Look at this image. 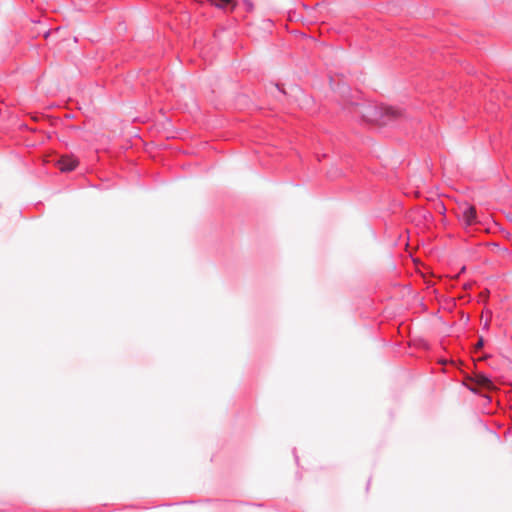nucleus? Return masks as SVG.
<instances>
[{
	"label": "nucleus",
	"mask_w": 512,
	"mask_h": 512,
	"mask_svg": "<svg viewBox=\"0 0 512 512\" xmlns=\"http://www.w3.org/2000/svg\"><path fill=\"white\" fill-rule=\"evenodd\" d=\"M483 347V339L480 338L479 341L476 343L475 348L480 349Z\"/></svg>",
	"instance_id": "nucleus-6"
},
{
	"label": "nucleus",
	"mask_w": 512,
	"mask_h": 512,
	"mask_svg": "<svg viewBox=\"0 0 512 512\" xmlns=\"http://www.w3.org/2000/svg\"><path fill=\"white\" fill-rule=\"evenodd\" d=\"M476 384L487 389H493L494 385L492 381L484 374H476L474 378Z\"/></svg>",
	"instance_id": "nucleus-4"
},
{
	"label": "nucleus",
	"mask_w": 512,
	"mask_h": 512,
	"mask_svg": "<svg viewBox=\"0 0 512 512\" xmlns=\"http://www.w3.org/2000/svg\"><path fill=\"white\" fill-rule=\"evenodd\" d=\"M462 219L467 225H472L476 222V208L472 205H464L462 207Z\"/></svg>",
	"instance_id": "nucleus-3"
},
{
	"label": "nucleus",
	"mask_w": 512,
	"mask_h": 512,
	"mask_svg": "<svg viewBox=\"0 0 512 512\" xmlns=\"http://www.w3.org/2000/svg\"><path fill=\"white\" fill-rule=\"evenodd\" d=\"M359 114L367 122L386 125L390 121L400 118L402 112L393 107L363 106L359 107Z\"/></svg>",
	"instance_id": "nucleus-1"
},
{
	"label": "nucleus",
	"mask_w": 512,
	"mask_h": 512,
	"mask_svg": "<svg viewBox=\"0 0 512 512\" xmlns=\"http://www.w3.org/2000/svg\"><path fill=\"white\" fill-rule=\"evenodd\" d=\"M245 2L247 3V5L249 6V8L251 9L252 8V4L248 1L245 0Z\"/></svg>",
	"instance_id": "nucleus-7"
},
{
	"label": "nucleus",
	"mask_w": 512,
	"mask_h": 512,
	"mask_svg": "<svg viewBox=\"0 0 512 512\" xmlns=\"http://www.w3.org/2000/svg\"><path fill=\"white\" fill-rule=\"evenodd\" d=\"M78 165V161L70 156H64L57 161L58 168L63 172L72 171Z\"/></svg>",
	"instance_id": "nucleus-2"
},
{
	"label": "nucleus",
	"mask_w": 512,
	"mask_h": 512,
	"mask_svg": "<svg viewBox=\"0 0 512 512\" xmlns=\"http://www.w3.org/2000/svg\"><path fill=\"white\" fill-rule=\"evenodd\" d=\"M220 4H215L217 7L222 8L224 5L232 4L233 8L236 6V3L233 0H219Z\"/></svg>",
	"instance_id": "nucleus-5"
}]
</instances>
